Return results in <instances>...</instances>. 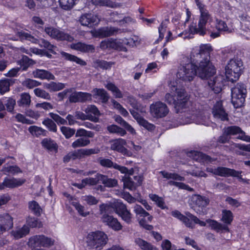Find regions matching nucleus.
<instances>
[{
	"mask_svg": "<svg viewBox=\"0 0 250 250\" xmlns=\"http://www.w3.org/2000/svg\"><path fill=\"white\" fill-rule=\"evenodd\" d=\"M113 64L111 62H107L104 60H96L93 62V66L95 68H101L107 69L110 68Z\"/></svg>",
	"mask_w": 250,
	"mask_h": 250,
	"instance_id": "48",
	"label": "nucleus"
},
{
	"mask_svg": "<svg viewBox=\"0 0 250 250\" xmlns=\"http://www.w3.org/2000/svg\"><path fill=\"white\" fill-rule=\"evenodd\" d=\"M212 51L209 44H202L192 50L190 61L183 58L181 66L176 74L177 78L185 82L192 81L196 75L202 79H208L215 73L214 66L210 61Z\"/></svg>",
	"mask_w": 250,
	"mask_h": 250,
	"instance_id": "1",
	"label": "nucleus"
},
{
	"mask_svg": "<svg viewBox=\"0 0 250 250\" xmlns=\"http://www.w3.org/2000/svg\"><path fill=\"white\" fill-rule=\"evenodd\" d=\"M41 235H36L31 237L27 243L30 247H41Z\"/></svg>",
	"mask_w": 250,
	"mask_h": 250,
	"instance_id": "49",
	"label": "nucleus"
},
{
	"mask_svg": "<svg viewBox=\"0 0 250 250\" xmlns=\"http://www.w3.org/2000/svg\"><path fill=\"white\" fill-rule=\"evenodd\" d=\"M61 130L66 139L71 138L75 133V129L64 126L61 127Z\"/></svg>",
	"mask_w": 250,
	"mask_h": 250,
	"instance_id": "61",
	"label": "nucleus"
},
{
	"mask_svg": "<svg viewBox=\"0 0 250 250\" xmlns=\"http://www.w3.org/2000/svg\"><path fill=\"white\" fill-rule=\"evenodd\" d=\"M62 56L64 57L66 60L76 62L77 63L81 65H85L86 63L83 60L78 58L77 57L69 54L64 52H61Z\"/></svg>",
	"mask_w": 250,
	"mask_h": 250,
	"instance_id": "45",
	"label": "nucleus"
},
{
	"mask_svg": "<svg viewBox=\"0 0 250 250\" xmlns=\"http://www.w3.org/2000/svg\"><path fill=\"white\" fill-rule=\"evenodd\" d=\"M233 220L232 212L227 209H223L221 214V221L225 223V225H230Z\"/></svg>",
	"mask_w": 250,
	"mask_h": 250,
	"instance_id": "36",
	"label": "nucleus"
},
{
	"mask_svg": "<svg viewBox=\"0 0 250 250\" xmlns=\"http://www.w3.org/2000/svg\"><path fill=\"white\" fill-rule=\"evenodd\" d=\"M100 214L102 215V221L115 230H119L122 229V226L117 219L107 214L110 208L109 206L102 204L100 206Z\"/></svg>",
	"mask_w": 250,
	"mask_h": 250,
	"instance_id": "7",
	"label": "nucleus"
},
{
	"mask_svg": "<svg viewBox=\"0 0 250 250\" xmlns=\"http://www.w3.org/2000/svg\"><path fill=\"white\" fill-rule=\"evenodd\" d=\"M170 92L174 94L176 100L169 93L165 96V101L169 104H173L177 113H182V118L186 119L181 122L182 124H189L191 120L196 121L198 124H204L205 116L200 112L195 110L192 103L188 100L189 98L185 89L177 84L176 82L171 83Z\"/></svg>",
	"mask_w": 250,
	"mask_h": 250,
	"instance_id": "2",
	"label": "nucleus"
},
{
	"mask_svg": "<svg viewBox=\"0 0 250 250\" xmlns=\"http://www.w3.org/2000/svg\"><path fill=\"white\" fill-rule=\"evenodd\" d=\"M90 143V141L84 137H81L76 139L71 145L73 148L82 147L87 146Z\"/></svg>",
	"mask_w": 250,
	"mask_h": 250,
	"instance_id": "41",
	"label": "nucleus"
},
{
	"mask_svg": "<svg viewBox=\"0 0 250 250\" xmlns=\"http://www.w3.org/2000/svg\"><path fill=\"white\" fill-rule=\"evenodd\" d=\"M25 180L22 179L5 178L2 183H0V189L5 188H14L22 185Z\"/></svg>",
	"mask_w": 250,
	"mask_h": 250,
	"instance_id": "20",
	"label": "nucleus"
},
{
	"mask_svg": "<svg viewBox=\"0 0 250 250\" xmlns=\"http://www.w3.org/2000/svg\"><path fill=\"white\" fill-rule=\"evenodd\" d=\"M92 93L93 97L96 99L99 98L102 103H106L109 99L107 92L103 88H94Z\"/></svg>",
	"mask_w": 250,
	"mask_h": 250,
	"instance_id": "26",
	"label": "nucleus"
},
{
	"mask_svg": "<svg viewBox=\"0 0 250 250\" xmlns=\"http://www.w3.org/2000/svg\"><path fill=\"white\" fill-rule=\"evenodd\" d=\"M98 161L100 165L104 167L114 168V165H115V163H114L110 159H108L100 158L99 159Z\"/></svg>",
	"mask_w": 250,
	"mask_h": 250,
	"instance_id": "64",
	"label": "nucleus"
},
{
	"mask_svg": "<svg viewBox=\"0 0 250 250\" xmlns=\"http://www.w3.org/2000/svg\"><path fill=\"white\" fill-rule=\"evenodd\" d=\"M76 159H80L78 150L69 152L63 157V161L64 163H66L71 160H74Z\"/></svg>",
	"mask_w": 250,
	"mask_h": 250,
	"instance_id": "51",
	"label": "nucleus"
},
{
	"mask_svg": "<svg viewBox=\"0 0 250 250\" xmlns=\"http://www.w3.org/2000/svg\"><path fill=\"white\" fill-rule=\"evenodd\" d=\"M115 212L127 224L132 222V215L127 209L125 205L121 202H117L114 205Z\"/></svg>",
	"mask_w": 250,
	"mask_h": 250,
	"instance_id": "12",
	"label": "nucleus"
},
{
	"mask_svg": "<svg viewBox=\"0 0 250 250\" xmlns=\"http://www.w3.org/2000/svg\"><path fill=\"white\" fill-rule=\"evenodd\" d=\"M224 79L222 75H218L208 81V84L215 93H219L224 86Z\"/></svg>",
	"mask_w": 250,
	"mask_h": 250,
	"instance_id": "19",
	"label": "nucleus"
},
{
	"mask_svg": "<svg viewBox=\"0 0 250 250\" xmlns=\"http://www.w3.org/2000/svg\"><path fill=\"white\" fill-rule=\"evenodd\" d=\"M29 228L25 225L21 228H16L11 232V234L15 238L18 239L25 236L29 233Z\"/></svg>",
	"mask_w": 250,
	"mask_h": 250,
	"instance_id": "31",
	"label": "nucleus"
},
{
	"mask_svg": "<svg viewBox=\"0 0 250 250\" xmlns=\"http://www.w3.org/2000/svg\"><path fill=\"white\" fill-rule=\"evenodd\" d=\"M34 63V61L26 56H23L20 60V64L23 70H26L28 67Z\"/></svg>",
	"mask_w": 250,
	"mask_h": 250,
	"instance_id": "58",
	"label": "nucleus"
},
{
	"mask_svg": "<svg viewBox=\"0 0 250 250\" xmlns=\"http://www.w3.org/2000/svg\"><path fill=\"white\" fill-rule=\"evenodd\" d=\"M31 96L28 93H22L20 95V99L18 101V105L20 107H29L31 104Z\"/></svg>",
	"mask_w": 250,
	"mask_h": 250,
	"instance_id": "35",
	"label": "nucleus"
},
{
	"mask_svg": "<svg viewBox=\"0 0 250 250\" xmlns=\"http://www.w3.org/2000/svg\"><path fill=\"white\" fill-rule=\"evenodd\" d=\"M86 116L94 118L95 120H90L92 122L97 123L99 121V116L101 115L100 111L94 105H88L84 109Z\"/></svg>",
	"mask_w": 250,
	"mask_h": 250,
	"instance_id": "24",
	"label": "nucleus"
},
{
	"mask_svg": "<svg viewBox=\"0 0 250 250\" xmlns=\"http://www.w3.org/2000/svg\"><path fill=\"white\" fill-rule=\"evenodd\" d=\"M100 174L97 173L95 177L86 178L83 179V183H85V186H95L100 182Z\"/></svg>",
	"mask_w": 250,
	"mask_h": 250,
	"instance_id": "53",
	"label": "nucleus"
},
{
	"mask_svg": "<svg viewBox=\"0 0 250 250\" xmlns=\"http://www.w3.org/2000/svg\"><path fill=\"white\" fill-rule=\"evenodd\" d=\"M42 144L44 148L49 150L56 151L58 149L57 144L53 140H52L50 139H44L42 142Z\"/></svg>",
	"mask_w": 250,
	"mask_h": 250,
	"instance_id": "44",
	"label": "nucleus"
},
{
	"mask_svg": "<svg viewBox=\"0 0 250 250\" xmlns=\"http://www.w3.org/2000/svg\"><path fill=\"white\" fill-rule=\"evenodd\" d=\"M105 87L112 92L115 98H122L123 97V95L121 90L114 83H108L105 85Z\"/></svg>",
	"mask_w": 250,
	"mask_h": 250,
	"instance_id": "42",
	"label": "nucleus"
},
{
	"mask_svg": "<svg viewBox=\"0 0 250 250\" xmlns=\"http://www.w3.org/2000/svg\"><path fill=\"white\" fill-rule=\"evenodd\" d=\"M118 29L112 27H104L92 32L93 35L97 38H104L114 35Z\"/></svg>",
	"mask_w": 250,
	"mask_h": 250,
	"instance_id": "16",
	"label": "nucleus"
},
{
	"mask_svg": "<svg viewBox=\"0 0 250 250\" xmlns=\"http://www.w3.org/2000/svg\"><path fill=\"white\" fill-rule=\"evenodd\" d=\"M150 111L154 117L162 118L168 114L169 110L165 104L157 102L150 105Z\"/></svg>",
	"mask_w": 250,
	"mask_h": 250,
	"instance_id": "11",
	"label": "nucleus"
},
{
	"mask_svg": "<svg viewBox=\"0 0 250 250\" xmlns=\"http://www.w3.org/2000/svg\"><path fill=\"white\" fill-rule=\"evenodd\" d=\"M200 16L198 23V27L195 24H192L189 27V32L191 34H198L201 36H204L206 34L207 30L206 25L212 21L213 19L208 11L205 9L203 6H200Z\"/></svg>",
	"mask_w": 250,
	"mask_h": 250,
	"instance_id": "3",
	"label": "nucleus"
},
{
	"mask_svg": "<svg viewBox=\"0 0 250 250\" xmlns=\"http://www.w3.org/2000/svg\"><path fill=\"white\" fill-rule=\"evenodd\" d=\"M13 82L11 79H4L0 80V93L4 94L9 91V87Z\"/></svg>",
	"mask_w": 250,
	"mask_h": 250,
	"instance_id": "43",
	"label": "nucleus"
},
{
	"mask_svg": "<svg viewBox=\"0 0 250 250\" xmlns=\"http://www.w3.org/2000/svg\"><path fill=\"white\" fill-rule=\"evenodd\" d=\"M107 236L104 232L97 231L88 233L86 243L90 248L100 250L107 243Z\"/></svg>",
	"mask_w": 250,
	"mask_h": 250,
	"instance_id": "4",
	"label": "nucleus"
},
{
	"mask_svg": "<svg viewBox=\"0 0 250 250\" xmlns=\"http://www.w3.org/2000/svg\"><path fill=\"white\" fill-rule=\"evenodd\" d=\"M135 243L142 250H158L155 246L140 238H136Z\"/></svg>",
	"mask_w": 250,
	"mask_h": 250,
	"instance_id": "33",
	"label": "nucleus"
},
{
	"mask_svg": "<svg viewBox=\"0 0 250 250\" xmlns=\"http://www.w3.org/2000/svg\"><path fill=\"white\" fill-rule=\"evenodd\" d=\"M107 131L111 134H116L121 136H124L126 134V131L116 125H111L107 126Z\"/></svg>",
	"mask_w": 250,
	"mask_h": 250,
	"instance_id": "38",
	"label": "nucleus"
},
{
	"mask_svg": "<svg viewBox=\"0 0 250 250\" xmlns=\"http://www.w3.org/2000/svg\"><path fill=\"white\" fill-rule=\"evenodd\" d=\"M243 62L240 59H231L225 68L226 78L229 81L233 82L236 81L239 78Z\"/></svg>",
	"mask_w": 250,
	"mask_h": 250,
	"instance_id": "5",
	"label": "nucleus"
},
{
	"mask_svg": "<svg viewBox=\"0 0 250 250\" xmlns=\"http://www.w3.org/2000/svg\"><path fill=\"white\" fill-rule=\"evenodd\" d=\"M124 186L125 188L130 190H134L137 187L136 184L132 179L128 176H125L123 179Z\"/></svg>",
	"mask_w": 250,
	"mask_h": 250,
	"instance_id": "55",
	"label": "nucleus"
},
{
	"mask_svg": "<svg viewBox=\"0 0 250 250\" xmlns=\"http://www.w3.org/2000/svg\"><path fill=\"white\" fill-rule=\"evenodd\" d=\"M160 173L162 175L163 177L167 179H173L178 181H184V178L179 175L174 173H169L165 171H161Z\"/></svg>",
	"mask_w": 250,
	"mask_h": 250,
	"instance_id": "54",
	"label": "nucleus"
},
{
	"mask_svg": "<svg viewBox=\"0 0 250 250\" xmlns=\"http://www.w3.org/2000/svg\"><path fill=\"white\" fill-rule=\"evenodd\" d=\"M212 113L214 118L224 121L228 120V114L222 106L221 101L217 102L212 109Z\"/></svg>",
	"mask_w": 250,
	"mask_h": 250,
	"instance_id": "21",
	"label": "nucleus"
},
{
	"mask_svg": "<svg viewBox=\"0 0 250 250\" xmlns=\"http://www.w3.org/2000/svg\"><path fill=\"white\" fill-rule=\"evenodd\" d=\"M189 154H192L193 159L197 161H201L206 163H210L213 161L210 156L201 152L194 151L190 152Z\"/></svg>",
	"mask_w": 250,
	"mask_h": 250,
	"instance_id": "34",
	"label": "nucleus"
},
{
	"mask_svg": "<svg viewBox=\"0 0 250 250\" xmlns=\"http://www.w3.org/2000/svg\"><path fill=\"white\" fill-rule=\"evenodd\" d=\"M115 121L121 125L123 126L125 129L129 132L131 134H136L135 130L127 122L124 120L121 116H117L115 117Z\"/></svg>",
	"mask_w": 250,
	"mask_h": 250,
	"instance_id": "37",
	"label": "nucleus"
},
{
	"mask_svg": "<svg viewBox=\"0 0 250 250\" xmlns=\"http://www.w3.org/2000/svg\"><path fill=\"white\" fill-rule=\"evenodd\" d=\"M29 131L33 135L39 136L43 134L45 130L43 128L35 125L31 126L28 128Z\"/></svg>",
	"mask_w": 250,
	"mask_h": 250,
	"instance_id": "59",
	"label": "nucleus"
},
{
	"mask_svg": "<svg viewBox=\"0 0 250 250\" xmlns=\"http://www.w3.org/2000/svg\"><path fill=\"white\" fill-rule=\"evenodd\" d=\"M79 21L83 26L91 27L98 23L99 20L96 15L91 13H86L82 15L79 18Z\"/></svg>",
	"mask_w": 250,
	"mask_h": 250,
	"instance_id": "17",
	"label": "nucleus"
},
{
	"mask_svg": "<svg viewBox=\"0 0 250 250\" xmlns=\"http://www.w3.org/2000/svg\"><path fill=\"white\" fill-rule=\"evenodd\" d=\"M150 198L154 202L156 203L157 205L162 209H165L166 208V206L163 199L161 197H159L156 194H150Z\"/></svg>",
	"mask_w": 250,
	"mask_h": 250,
	"instance_id": "57",
	"label": "nucleus"
},
{
	"mask_svg": "<svg viewBox=\"0 0 250 250\" xmlns=\"http://www.w3.org/2000/svg\"><path fill=\"white\" fill-rule=\"evenodd\" d=\"M186 215L188 216V217L184 216L181 221L185 224L187 227L190 228H193L194 227V225H193L190 220L193 221L195 223L199 224L201 226H206V223L205 222L200 220L196 216L189 212L186 213Z\"/></svg>",
	"mask_w": 250,
	"mask_h": 250,
	"instance_id": "22",
	"label": "nucleus"
},
{
	"mask_svg": "<svg viewBox=\"0 0 250 250\" xmlns=\"http://www.w3.org/2000/svg\"><path fill=\"white\" fill-rule=\"evenodd\" d=\"M224 129L225 134L229 136L238 135L237 139L247 142H250V136L246 135L245 132L240 127L233 125L225 127Z\"/></svg>",
	"mask_w": 250,
	"mask_h": 250,
	"instance_id": "13",
	"label": "nucleus"
},
{
	"mask_svg": "<svg viewBox=\"0 0 250 250\" xmlns=\"http://www.w3.org/2000/svg\"><path fill=\"white\" fill-rule=\"evenodd\" d=\"M18 35L21 40L25 39L30 41L33 43H38L41 47L46 48L53 54H56L55 51L56 46L51 44L49 42L44 39H41L40 40H38L29 33L23 31L19 32L18 33Z\"/></svg>",
	"mask_w": 250,
	"mask_h": 250,
	"instance_id": "9",
	"label": "nucleus"
},
{
	"mask_svg": "<svg viewBox=\"0 0 250 250\" xmlns=\"http://www.w3.org/2000/svg\"><path fill=\"white\" fill-rule=\"evenodd\" d=\"M71 205L75 207L80 215L85 217L89 214V212L85 210L84 207L81 205L76 200H72Z\"/></svg>",
	"mask_w": 250,
	"mask_h": 250,
	"instance_id": "46",
	"label": "nucleus"
},
{
	"mask_svg": "<svg viewBox=\"0 0 250 250\" xmlns=\"http://www.w3.org/2000/svg\"><path fill=\"white\" fill-rule=\"evenodd\" d=\"M41 247L49 248L54 245L55 240L44 235H41Z\"/></svg>",
	"mask_w": 250,
	"mask_h": 250,
	"instance_id": "50",
	"label": "nucleus"
},
{
	"mask_svg": "<svg viewBox=\"0 0 250 250\" xmlns=\"http://www.w3.org/2000/svg\"><path fill=\"white\" fill-rule=\"evenodd\" d=\"M110 145V148L114 151H118L123 154L127 153V150L125 147L126 141L122 138L112 139L109 141Z\"/></svg>",
	"mask_w": 250,
	"mask_h": 250,
	"instance_id": "14",
	"label": "nucleus"
},
{
	"mask_svg": "<svg viewBox=\"0 0 250 250\" xmlns=\"http://www.w3.org/2000/svg\"><path fill=\"white\" fill-rule=\"evenodd\" d=\"M206 222L209 224L212 229L215 230L217 232L223 231L226 232L229 231V228L227 226L219 223L215 220L207 219Z\"/></svg>",
	"mask_w": 250,
	"mask_h": 250,
	"instance_id": "30",
	"label": "nucleus"
},
{
	"mask_svg": "<svg viewBox=\"0 0 250 250\" xmlns=\"http://www.w3.org/2000/svg\"><path fill=\"white\" fill-rule=\"evenodd\" d=\"M247 91L245 85L237 83L231 88V102L235 108L241 107L245 101Z\"/></svg>",
	"mask_w": 250,
	"mask_h": 250,
	"instance_id": "6",
	"label": "nucleus"
},
{
	"mask_svg": "<svg viewBox=\"0 0 250 250\" xmlns=\"http://www.w3.org/2000/svg\"><path fill=\"white\" fill-rule=\"evenodd\" d=\"M216 28L217 29V32H213L210 30V36L213 38H215L220 36V31H227L229 32L227 24L221 20H216Z\"/></svg>",
	"mask_w": 250,
	"mask_h": 250,
	"instance_id": "23",
	"label": "nucleus"
},
{
	"mask_svg": "<svg viewBox=\"0 0 250 250\" xmlns=\"http://www.w3.org/2000/svg\"><path fill=\"white\" fill-rule=\"evenodd\" d=\"M65 87V84L62 83L51 82L49 83H44V87L51 92H56L63 89Z\"/></svg>",
	"mask_w": 250,
	"mask_h": 250,
	"instance_id": "32",
	"label": "nucleus"
},
{
	"mask_svg": "<svg viewBox=\"0 0 250 250\" xmlns=\"http://www.w3.org/2000/svg\"><path fill=\"white\" fill-rule=\"evenodd\" d=\"M91 1L95 5L114 7L115 5L112 1L108 0H91Z\"/></svg>",
	"mask_w": 250,
	"mask_h": 250,
	"instance_id": "63",
	"label": "nucleus"
},
{
	"mask_svg": "<svg viewBox=\"0 0 250 250\" xmlns=\"http://www.w3.org/2000/svg\"><path fill=\"white\" fill-rule=\"evenodd\" d=\"M192 201L196 206L200 208L206 207L210 202L208 198L199 194L193 195L192 197Z\"/></svg>",
	"mask_w": 250,
	"mask_h": 250,
	"instance_id": "28",
	"label": "nucleus"
},
{
	"mask_svg": "<svg viewBox=\"0 0 250 250\" xmlns=\"http://www.w3.org/2000/svg\"><path fill=\"white\" fill-rule=\"evenodd\" d=\"M34 78L41 80H54L55 77L53 74L44 69H37L33 72Z\"/></svg>",
	"mask_w": 250,
	"mask_h": 250,
	"instance_id": "25",
	"label": "nucleus"
},
{
	"mask_svg": "<svg viewBox=\"0 0 250 250\" xmlns=\"http://www.w3.org/2000/svg\"><path fill=\"white\" fill-rule=\"evenodd\" d=\"M49 116L58 125H65L67 124L66 120L62 118L59 115L51 112L49 114Z\"/></svg>",
	"mask_w": 250,
	"mask_h": 250,
	"instance_id": "60",
	"label": "nucleus"
},
{
	"mask_svg": "<svg viewBox=\"0 0 250 250\" xmlns=\"http://www.w3.org/2000/svg\"><path fill=\"white\" fill-rule=\"evenodd\" d=\"M13 226V219L8 213L0 215V233L9 230Z\"/></svg>",
	"mask_w": 250,
	"mask_h": 250,
	"instance_id": "15",
	"label": "nucleus"
},
{
	"mask_svg": "<svg viewBox=\"0 0 250 250\" xmlns=\"http://www.w3.org/2000/svg\"><path fill=\"white\" fill-rule=\"evenodd\" d=\"M78 150L80 159L84 158L85 156H89L92 154H98L100 151L98 148L80 149Z\"/></svg>",
	"mask_w": 250,
	"mask_h": 250,
	"instance_id": "40",
	"label": "nucleus"
},
{
	"mask_svg": "<svg viewBox=\"0 0 250 250\" xmlns=\"http://www.w3.org/2000/svg\"><path fill=\"white\" fill-rule=\"evenodd\" d=\"M100 181L104 186L111 188L117 185V181L115 179L109 178L106 175L100 174Z\"/></svg>",
	"mask_w": 250,
	"mask_h": 250,
	"instance_id": "39",
	"label": "nucleus"
},
{
	"mask_svg": "<svg viewBox=\"0 0 250 250\" xmlns=\"http://www.w3.org/2000/svg\"><path fill=\"white\" fill-rule=\"evenodd\" d=\"M191 34L190 32L189 33L186 31L180 32L179 25V26L176 27L175 30H173L172 32L170 31L168 32V35L166 38V42L171 41L178 37H182L184 39L191 38Z\"/></svg>",
	"mask_w": 250,
	"mask_h": 250,
	"instance_id": "18",
	"label": "nucleus"
},
{
	"mask_svg": "<svg viewBox=\"0 0 250 250\" xmlns=\"http://www.w3.org/2000/svg\"><path fill=\"white\" fill-rule=\"evenodd\" d=\"M131 113L140 125L143 126L148 130H152L154 129L155 126L149 123L146 120L142 117L138 112L133 111L131 112Z\"/></svg>",
	"mask_w": 250,
	"mask_h": 250,
	"instance_id": "27",
	"label": "nucleus"
},
{
	"mask_svg": "<svg viewBox=\"0 0 250 250\" xmlns=\"http://www.w3.org/2000/svg\"><path fill=\"white\" fill-rule=\"evenodd\" d=\"M71 48L83 52L93 53L95 51V47L93 45L87 44L81 42L72 44Z\"/></svg>",
	"mask_w": 250,
	"mask_h": 250,
	"instance_id": "29",
	"label": "nucleus"
},
{
	"mask_svg": "<svg viewBox=\"0 0 250 250\" xmlns=\"http://www.w3.org/2000/svg\"><path fill=\"white\" fill-rule=\"evenodd\" d=\"M34 93L37 97L41 98L46 100H51L50 94L43 89L40 88H36L34 90Z\"/></svg>",
	"mask_w": 250,
	"mask_h": 250,
	"instance_id": "47",
	"label": "nucleus"
},
{
	"mask_svg": "<svg viewBox=\"0 0 250 250\" xmlns=\"http://www.w3.org/2000/svg\"><path fill=\"white\" fill-rule=\"evenodd\" d=\"M206 171L220 176H232L241 178V174L242 171H236L234 169L225 167H207Z\"/></svg>",
	"mask_w": 250,
	"mask_h": 250,
	"instance_id": "10",
	"label": "nucleus"
},
{
	"mask_svg": "<svg viewBox=\"0 0 250 250\" xmlns=\"http://www.w3.org/2000/svg\"><path fill=\"white\" fill-rule=\"evenodd\" d=\"M44 31L48 36L57 41H66L71 42L74 40L73 37L64 32L60 28L48 26L45 27Z\"/></svg>",
	"mask_w": 250,
	"mask_h": 250,
	"instance_id": "8",
	"label": "nucleus"
},
{
	"mask_svg": "<svg viewBox=\"0 0 250 250\" xmlns=\"http://www.w3.org/2000/svg\"><path fill=\"white\" fill-rule=\"evenodd\" d=\"M29 208L36 215H40L42 211V208L36 201H33L29 203Z\"/></svg>",
	"mask_w": 250,
	"mask_h": 250,
	"instance_id": "62",
	"label": "nucleus"
},
{
	"mask_svg": "<svg viewBox=\"0 0 250 250\" xmlns=\"http://www.w3.org/2000/svg\"><path fill=\"white\" fill-rule=\"evenodd\" d=\"M42 124L44 125L50 131L56 132L57 131V127L56 124L51 119L46 118L42 122Z\"/></svg>",
	"mask_w": 250,
	"mask_h": 250,
	"instance_id": "56",
	"label": "nucleus"
},
{
	"mask_svg": "<svg viewBox=\"0 0 250 250\" xmlns=\"http://www.w3.org/2000/svg\"><path fill=\"white\" fill-rule=\"evenodd\" d=\"M22 85L27 88L32 89L41 85V83L35 80L26 79L22 82Z\"/></svg>",
	"mask_w": 250,
	"mask_h": 250,
	"instance_id": "52",
	"label": "nucleus"
}]
</instances>
